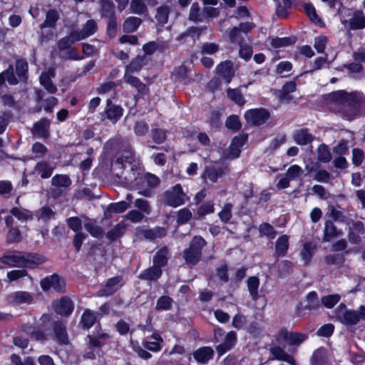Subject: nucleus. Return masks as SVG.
I'll use <instances>...</instances> for the list:
<instances>
[{"label": "nucleus", "mask_w": 365, "mask_h": 365, "mask_svg": "<svg viewBox=\"0 0 365 365\" xmlns=\"http://www.w3.org/2000/svg\"><path fill=\"white\" fill-rule=\"evenodd\" d=\"M137 184H139L138 193L145 197L151 195V188L157 187L160 184V179L153 174L147 173L140 177H135Z\"/></svg>", "instance_id": "obj_5"}, {"label": "nucleus", "mask_w": 365, "mask_h": 365, "mask_svg": "<svg viewBox=\"0 0 365 365\" xmlns=\"http://www.w3.org/2000/svg\"><path fill=\"white\" fill-rule=\"evenodd\" d=\"M247 284L252 299L257 300L258 298V288L259 286V279L256 277H250L247 279Z\"/></svg>", "instance_id": "obj_29"}, {"label": "nucleus", "mask_w": 365, "mask_h": 365, "mask_svg": "<svg viewBox=\"0 0 365 365\" xmlns=\"http://www.w3.org/2000/svg\"><path fill=\"white\" fill-rule=\"evenodd\" d=\"M318 160L323 163H328L331 159V155L327 145L322 144L318 148Z\"/></svg>", "instance_id": "obj_48"}, {"label": "nucleus", "mask_w": 365, "mask_h": 365, "mask_svg": "<svg viewBox=\"0 0 365 365\" xmlns=\"http://www.w3.org/2000/svg\"><path fill=\"white\" fill-rule=\"evenodd\" d=\"M106 115L108 119L116 122L123 115V108L118 106H110L106 110Z\"/></svg>", "instance_id": "obj_33"}, {"label": "nucleus", "mask_w": 365, "mask_h": 365, "mask_svg": "<svg viewBox=\"0 0 365 365\" xmlns=\"http://www.w3.org/2000/svg\"><path fill=\"white\" fill-rule=\"evenodd\" d=\"M304 9L308 16V17L310 19V20L316 24H318L320 22V19L318 16V15L316 13L315 9L313 7L311 4H305L304 6Z\"/></svg>", "instance_id": "obj_61"}, {"label": "nucleus", "mask_w": 365, "mask_h": 365, "mask_svg": "<svg viewBox=\"0 0 365 365\" xmlns=\"http://www.w3.org/2000/svg\"><path fill=\"white\" fill-rule=\"evenodd\" d=\"M129 207V205L125 201H120L116 203H111L109 205V210L115 213H122Z\"/></svg>", "instance_id": "obj_55"}, {"label": "nucleus", "mask_w": 365, "mask_h": 365, "mask_svg": "<svg viewBox=\"0 0 365 365\" xmlns=\"http://www.w3.org/2000/svg\"><path fill=\"white\" fill-rule=\"evenodd\" d=\"M294 140L297 144L306 145L311 143L313 138L311 134L308 133L306 130H299L294 135Z\"/></svg>", "instance_id": "obj_41"}, {"label": "nucleus", "mask_w": 365, "mask_h": 365, "mask_svg": "<svg viewBox=\"0 0 365 365\" xmlns=\"http://www.w3.org/2000/svg\"><path fill=\"white\" fill-rule=\"evenodd\" d=\"M55 312L61 315H68L73 309L72 302L66 297H62L60 300L53 302Z\"/></svg>", "instance_id": "obj_14"}, {"label": "nucleus", "mask_w": 365, "mask_h": 365, "mask_svg": "<svg viewBox=\"0 0 365 365\" xmlns=\"http://www.w3.org/2000/svg\"><path fill=\"white\" fill-rule=\"evenodd\" d=\"M55 76V69L48 68L43 72L39 77L40 84L51 94L56 93L57 91L56 86L53 83L52 78Z\"/></svg>", "instance_id": "obj_9"}, {"label": "nucleus", "mask_w": 365, "mask_h": 365, "mask_svg": "<svg viewBox=\"0 0 365 365\" xmlns=\"http://www.w3.org/2000/svg\"><path fill=\"white\" fill-rule=\"evenodd\" d=\"M97 30V24L94 20H88L84 24L82 29L79 31H74L76 35V40H82L96 33Z\"/></svg>", "instance_id": "obj_17"}, {"label": "nucleus", "mask_w": 365, "mask_h": 365, "mask_svg": "<svg viewBox=\"0 0 365 365\" xmlns=\"http://www.w3.org/2000/svg\"><path fill=\"white\" fill-rule=\"evenodd\" d=\"M213 354L214 351L211 347L203 346L193 353V357L198 363L205 364L212 358Z\"/></svg>", "instance_id": "obj_22"}, {"label": "nucleus", "mask_w": 365, "mask_h": 365, "mask_svg": "<svg viewBox=\"0 0 365 365\" xmlns=\"http://www.w3.org/2000/svg\"><path fill=\"white\" fill-rule=\"evenodd\" d=\"M349 27L352 30L362 29L365 27V16L362 11H356L349 21Z\"/></svg>", "instance_id": "obj_23"}, {"label": "nucleus", "mask_w": 365, "mask_h": 365, "mask_svg": "<svg viewBox=\"0 0 365 365\" xmlns=\"http://www.w3.org/2000/svg\"><path fill=\"white\" fill-rule=\"evenodd\" d=\"M101 4L103 15L105 16L112 17L114 12L112 3L108 0H101Z\"/></svg>", "instance_id": "obj_60"}, {"label": "nucleus", "mask_w": 365, "mask_h": 365, "mask_svg": "<svg viewBox=\"0 0 365 365\" xmlns=\"http://www.w3.org/2000/svg\"><path fill=\"white\" fill-rule=\"evenodd\" d=\"M58 18L59 16L56 11L51 9L47 11L46 14V19L40 26L41 31V41H47L53 37V29L56 26V24Z\"/></svg>", "instance_id": "obj_3"}, {"label": "nucleus", "mask_w": 365, "mask_h": 365, "mask_svg": "<svg viewBox=\"0 0 365 365\" xmlns=\"http://www.w3.org/2000/svg\"><path fill=\"white\" fill-rule=\"evenodd\" d=\"M23 267H25L34 268L46 261L45 257L37 254L23 253Z\"/></svg>", "instance_id": "obj_19"}, {"label": "nucleus", "mask_w": 365, "mask_h": 365, "mask_svg": "<svg viewBox=\"0 0 365 365\" xmlns=\"http://www.w3.org/2000/svg\"><path fill=\"white\" fill-rule=\"evenodd\" d=\"M314 252V246L311 242H306L301 252L302 259L307 264L311 259Z\"/></svg>", "instance_id": "obj_44"}, {"label": "nucleus", "mask_w": 365, "mask_h": 365, "mask_svg": "<svg viewBox=\"0 0 365 365\" xmlns=\"http://www.w3.org/2000/svg\"><path fill=\"white\" fill-rule=\"evenodd\" d=\"M295 42L294 38H272L270 41V43L272 47L275 48H279L282 47H286L289 45L293 44Z\"/></svg>", "instance_id": "obj_37"}, {"label": "nucleus", "mask_w": 365, "mask_h": 365, "mask_svg": "<svg viewBox=\"0 0 365 365\" xmlns=\"http://www.w3.org/2000/svg\"><path fill=\"white\" fill-rule=\"evenodd\" d=\"M40 285L43 291L53 289L56 292H63L66 288L65 281L56 274H53L43 278L41 281Z\"/></svg>", "instance_id": "obj_8"}, {"label": "nucleus", "mask_w": 365, "mask_h": 365, "mask_svg": "<svg viewBox=\"0 0 365 365\" xmlns=\"http://www.w3.org/2000/svg\"><path fill=\"white\" fill-rule=\"evenodd\" d=\"M330 97L336 104L341 106L339 111L341 113L343 118L351 120L358 115L357 104L362 99L361 93L339 91L332 93Z\"/></svg>", "instance_id": "obj_1"}, {"label": "nucleus", "mask_w": 365, "mask_h": 365, "mask_svg": "<svg viewBox=\"0 0 365 365\" xmlns=\"http://www.w3.org/2000/svg\"><path fill=\"white\" fill-rule=\"evenodd\" d=\"M144 58L142 56H138L134 60H133L129 65H128L125 68V71L127 72H137L140 70L144 63Z\"/></svg>", "instance_id": "obj_47"}, {"label": "nucleus", "mask_w": 365, "mask_h": 365, "mask_svg": "<svg viewBox=\"0 0 365 365\" xmlns=\"http://www.w3.org/2000/svg\"><path fill=\"white\" fill-rule=\"evenodd\" d=\"M52 185L56 187H68L71 181L67 175H56L51 180Z\"/></svg>", "instance_id": "obj_43"}, {"label": "nucleus", "mask_w": 365, "mask_h": 365, "mask_svg": "<svg viewBox=\"0 0 365 365\" xmlns=\"http://www.w3.org/2000/svg\"><path fill=\"white\" fill-rule=\"evenodd\" d=\"M303 170L299 165H293L290 166L286 173V176L290 180H295L303 174Z\"/></svg>", "instance_id": "obj_49"}, {"label": "nucleus", "mask_w": 365, "mask_h": 365, "mask_svg": "<svg viewBox=\"0 0 365 365\" xmlns=\"http://www.w3.org/2000/svg\"><path fill=\"white\" fill-rule=\"evenodd\" d=\"M214 211V202L212 201H208L199 207L197 214L200 217H203L206 215L213 213Z\"/></svg>", "instance_id": "obj_50"}, {"label": "nucleus", "mask_w": 365, "mask_h": 365, "mask_svg": "<svg viewBox=\"0 0 365 365\" xmlns=\"http://www.w3.org/2000/svg\"><path fill=\"white\" fill-rule=\"evenodd\" d=\"M341 235V232L338 230L336 226L330 221L325 223L324 240L329 242L331 239Z\"/></svg>", "instance_id": "obj_25"}, {"label": "nucleus", "mask_w": 365, "mask_h": 365, "mask_svg": "<svg viewBox=\"0 0 365 365\" xmlns=\"http://www.w3.org/2000/svg\"><path fill=\"white\" fill-rule=\"evenodd\" d=\"M223 173V170L221 168L209 167L207 168L205 171L204 178L208 179L212 182H215Z\"/></svg>", "instance_id": "obj_28"}, {"label": "nucleus", "mask_w": 365, "mask_h": 365, "mask_svg": "<svg viewBox=\"0 0 365 365\" xmlns=\"http://www.w3.org/2000/svg\"><path fill=\"white\" fill-rule=\"evenodd\" d=\"M161 274V269L158 266L153 265L152 267L144 270L140 274V277L143 279L154 280L159 278Z\"/></svg>", "instance_id": "obj_27"}, {"label": "nucleus", "mask_w": 365, "mask_h": 365, "mask_svg": "<svg viewBox=\"0 0 365 365\" xmlns=\"http://www.w3.org/2000/svg\"><path fill=\"white\" fill-rule=\"evenodd\" d=\"M6 300L10 304H31L34 298L32 294L28 292L16 291L9 294Z\"/></svg>", "instance_id": "obj_11"}, {"label": "nucleus", "mask_w": 365, "mask_h": 365, "mask_svg": "<svg viewBox=\"0 0 365 365\" xmlns=\"http://www.w3.org/2000/svg\"><path fill=\"white\" fill-rule=\"evenodd\" d=\"M5 81H7L10 85H16L19 81L14 73V68L11 65L9 68L0 73V86H2Z\"/></svg>", "instance_id": "obj_24"}, {"label": "nucleus", "mask_w": 365, "mask_h": 365, "mask_svg": "<svg viewBox=\"0 0 365 365\" xmlns=\"http://www.w3.org/2000/svg\"><path fill=\"white\" fill-rule=\"evenodd\" d=\"M236 341V332L233 331L228 332L225 336V341L216 347L218 354L222 355L227 351L230 350L235 345Z\"/></svg>", "instance_id": "obj_15"}, {"label": "nucleus", "mask_w": 365, "mask_h": 365, "mask_svg": "<svg viewBox=\"0 0 365 365\" xmlns=\"http://www.w3.org/2000/svg\"><path fill=\"white\" fill-rule=\"evenodd\" d=\"M130 9L134 14H142L146 11L147 6L143 0H132Z\"/></svg>", "instance_id": "obj_45"}, {"label": "nucleus", "mask_w": 365, "mask_h": 365, "mask_svg": "<svg viewBox=\"0 0 365 365\" xmlns=\"http://www.w3.org/2000/svg\"><path fill=\"white\" fill-rule=\"evenodd\" d=\"M289 247V237L287 235L279 237L275 245V252L277 256H284Z\"/></svg>", "instance_id": "obj_26"}, {"label": "nucleus", "mask_w": 365, "mask_h": 365, "mask_svg": "<svg viewBox=\"0 0 365 365\" xmlns=\"http://www.w3.org/2000/svg\"><path fill=\"white\" fill-rule=\"evenodd\" d=\"M28 71V63L24 60H17L16 63V73L19 79L24 80Z\"/></svg>", "instance_id": "obj_42"}, {"label": "nucleus", "mask_w": 365, "mask_h": 365, "mask_svg": "<svg viewBox=\"0 0 365 365\" xmlns=\"http://www.w3.org/2000/svg\"><path fill=\"white\" fill-rule=\"evenodd\" d=\"M247 137L245 135H238L233 138L227 154L228 158H236L240 156L241 150L240 148L245 143Z\"/></svg>", "instance_id": "obj_12"}, {"label": "nucleus", "mask_w": 365, "mask_h": 365, "mask_svg": "<svg viewBox=\"0 0 365 365\" xmlns=\"http://www.w3.org/2000/svg\"><path fill=\"white\" fill-rule=\"evenodd\" d=\"M229 39L231 43H237L238 44L242 43L243 36L239 28L234 27L230 31Z\"/></svg>", "instance_id": "obj_52"}, {"label": "nucleus", "mask_w": 365, "mask_h": 365, "mask_svg": "<svg viewBox=\"0 0 365 365\" xmlns=\"http://www.w3.org/2000/svg\"><path fill=\"white\" fill-rule=\"evenodd\" d=\"M96 320V314L88 309L86 310L81 317V322L83 327L87 329L91 327L93 325Z\"/></svg>", "instance_id": "obj_38"}, {"label": "nucleus", "mask_w": 365, "mask_h": 365, "mask_svg": "<svg viewBox=\"0 0 365 365\" xmlns=\"http://www.w3.org/2000/svg\"><path fill=\"white\" fill-rule=\"evenodd\" d=\"M217 73L222 76L226 83H230L234 76L235 69L231 61H224L216 67Z\"/></svg>", "instance_id": "obj_13"}, {"label": "nucleus", "mask_w": 365, "mask_h": 365, "mask_svg": "<svg viewBox=\"0 0 365 365\" xmlns=\"http://www.w3.org/2000/svg\"><path fill=\"white\" fill-rule=\"evenodd\" d=\"M341 299L338 294H329L321 298L322 304L327 309H331Z\"/></svg>", "instance_id": "obj_32"}, {"label": "nucleus", "mask_w": 365, "mask_h": 365, "mask_svg": "<svg viewBox=\"0 0 365 365\" xmlns=\"http://www.w3.org/2000/svg\"><path fill=\"white\" fill-rule=\"evenodd\" d=\"M130 72H125L124 75V81L130 84L131 86L140 89L141 87L144 86V85L140 82L139 78L131 76Z\"/></svg>", "instance_id": "obj_62"}, {"label": "nucleus", "mask_w": 365, "mask_h": 365, "mask_svg": "<svg viewBox=\"0 0 365 365\" xmlns=\"http://www.w3.org/2000/svg\"><path fill=\"white\" fill-rule=\"evenodd\" d=\"M144 217V214L138 210H133L128 212L125 218L131 221L132 222H139Z\"/></svg>", "instance_id": "obj_64"}, {"label": "nucleus", "mask_w": 365, "mask_h": 365, "mask_svg": "<svg viewBox=\"0 0 365 365\" xmlns=\"http://www.w3.org/2000/svg\"><path fill=\"white\" fill-rule=\"evenodd\" d=\"M192 215L190 210L183 208L178 212V222L184 224L187 222L192 217Z\"/></svg>", "instance_id": "obj_57"}, {"label": "nucleus", "mask_w": 365, "mask_h": 365, "mask_svg": "<svg viewBox=\"0 0 365 365\" xmlns=\"http://www.w3.org/2000/svg\"><path fill=\"white\" fill-rule=\"evenodd\" d=\"M23 252L9 251L0 258V262L9 267H23Z\"/></svg>", "instance_id": "obj_10"}, {"label": "nucleus", "mask_w": 365, "mask_h": 365, "mask_svg": "<svg viewBox=\"0 0 365 365\" xmlns=\"http://www.w3.org/2000/svg\"><path fill=\"white\" fill-rule=\"evenodd\" d=\"M76 35L75 32H72L69 36L62 38L58 42V47L60 50H64L69 48L75 41H78L79 40H76Z\"/></svg>", "instance_id": "obj_40"}, {"label": "nucleus", "mask_w": 365, "mask_h": 365, "mask_svg": "<svg viewBox=\"0 0 365 365\" xmlns=\"http://www.w3.org/2000/svg\"><path fill=\"white\" fill-rule=\"evenodd\" d=\"M337 317L344 324H356L360 320L365 319V307L361 306L358 311L346 310L342 314L339 312Z\"/></svg>", "instance_id": "obj_6"}, {"label": "nucleus", "mask_w": 365, "mask_h": 365, "mask_svg": "<svg viewBox=\"0 0 365 365\" xmlns=\"http://www.w3.org/2000/svg\"><path fill=\"white\" fill-rule=\"evenodd\" d=\"M227 96L230 99L233 101L236 104L242 106L245 103V100L238 89L229 88L227 91Z\"/></svg>", "instance_id": "obj_36"}, {"label": "nucleus", "mask_w": 365, "mask_h": 365, "mask_svg": "<svg viewBox=\"0 0 365 365\" xmlns=\"http://www.w3.org/2000/svg\"><path fill=\"white\" fill-rule=\"evenodd\" d=\"M168 251L167 248L160 250L153 258V264L159 268L164 266L167 262V255Z\"/></svg>", "instance_id": "obj_35"}, {"label": "nucleus", "mask_w": 365, "mask_h": 365, "mask_svg": "<svg viewBox=\"0 0 365 365\" xmlns=\"http://www.w3.org/2000/svg\"><path fill=\"white\" fill-rule=\"evenodd\" d=\"M55 334L59 341L63 344L68 343V336L65 327L61 323H56L53 327Z\"/></svg>", "instance_id": "obj_39"}, {"label": "nucleus", "mask_w": 365, "mask_h": 365, "mask_svg": "<svg viewBox=\"0 0 365 365\" xmlns=\"http://www.w3.org/2000/svg\"><path fill=\"white\" fill-rule=\"evenodd\" d=\"M205 241L201 237H195L190 247L185 250L184 258L189 264H196L201 256V250L205 246Z\"/></svg>", "instance_id": "obj_4"}, {"label": "nucleus", "mask_w": 365, "mask_h": 365, "mask_svg": "<svg viewBox=\"0 0 365 365\" xmlns=\"http://www.w3.org/2000/svg\"><path fill=\"white\" fill-rule=\"evenodd\" d=\"M141 24L138 17H129L123 23V29L126 32H134Z\"/></svg>", "instance_id": "obj_31"}, {"label": "nucleus", "mask_w": 365, "mask_h": 365, "mask_svg": "<svg viewBox=\"0 0 365 365\" xmlns=\"http://www.w3.org/2000/svg\"><path fill=\"white\" fill-rule=\"evenodd\" d=\"M11 212L14 217L20 220H27L32 218L31 212L23 208H13L11 210Z\"/></svg>", "instance_id": "obj_46"}, {"label": "nucleus", "mask_w": 365, "mask_h": 365, "mask_svg": "<svg viewBox=\"0 0 365 365\" xmlns=\"http://www.w3.org/2000/svg\"><path fill=\"white\" fill-rule=\"evenodd\" d=\"M173 300L167 296L160 297L157 302L156 309L158 310H168L171 308Z\"/></svg>", "instance_id": "obj_51"}, {"label": "nucleus", "mask_w": 365, "mask_h": 365, "mask_svg": "<svg viewBox=\"0 0 365 365\" xmlns=\"http://www.w3.org/2000/svg\"><path fill=\"white\" fill-rule=\"evenodd\" d=\"M6 276L10 282H13L28 276V272L26 269H14L8 272Z\"/></svg>", "instance_id": "obj_53"}, {"label": "nucleus", "mask_w": 365, "mask_h": 365, "mask_svg": "<svg viewBox=\"0 0 365 365\" xmlns=\"http://www.w3.org/2000/svg\"><path fill=\"white\" fill-rule=\"evenodd\" d=\"M84 227L86 230L94 237H100L103 235L101 227L92 220H89L88 222H86L84 224Z\"/></svg>", "instance_id": "obj_30"}, {"label": "nucleus", "mask_w": 365, "mask_h": 365, "mask_svg": "<svg viewBox=\"0 0 365 365\" xmlns=\"http://www.w3.org/2000/svg\"><path fill=\"white\" fill-rule=\"evenodd\" d=\"M54 167L48 162L42 160L38 163L34 170V173L39 175L42 178H48L53 173Z\"/></svg>", "instance_id": "obj_20"}, {"label": "nucleus", "mask_w": 365, "mask_h": 365, "mask_svg": "<svg viewBox=\"0 0 365 365\" xmlns=\"http://www.w3.org/2000/svg\"><path fill=\"white\" fill-rule=\"evenodd\" d=\"M269 117V113L263 108L250 109L245 113L247 122L253 125H259L265 123Z\"/></svg>", "instance_id": "obj_7"}, {"label": "nucleus", "mask_w": 365, "mask_h": 365, "mask_svg": "<svg viewBox=\"0 0 365 365\" xmlns=\"http://www.w3.org/2000/svg\"><path fill=\"white\" fill-rule=\"evenodd\" d=\"M188 200V197L180 184L171 187L163 194L164 203L173 207L184 205Z\"/></svg>", "instance_id": "obj_2"}, {"label": "nucleus", "mask_w": 365, "mask_h": 365, "mask_svg": "<svg viewBox=\"0 0 365 365\" xmlns=\"http://www.w3.org/2000/svg\"><path fill=\"white\" fill-rule=\"evenodd\" d=\"M151 137L153 140L157 144L163 143L166 139V133L162 129H153L152 130Z\"/></svg>", "instance_id": "obj_56"}, {"label": "nucleus", "mask_w": 365, "mask_h": 365, "mask_svg": "<svg viewBox=\"0 0 365 365\" xmlns=\"http://www.w3.org/2000/svg\"><path fill=\"white\" fill-rule=\"evenodd\" d=\"M305 339L306 336L302 334L290 332L287 344L289 345H299L302 343Z\"/></svg>", "instance_id": "obj_58"}, {"label": "nucleus", "mask_w": 365, "mask_h": 365, "mask_svg": "<svg viewBox=\"0 0 365 365\" xmlns=\"http://www.w3.org/2000/svg\"><path fill=\"white\" fill-rule=\"evenodd\" d=\"M259 232L262 235H266L267 237L270 239L274 238L276 235V232L274 230V228L267 223L262 224L259 226Z\"/></svg>", "instance_id": "obj_63"}, {"label": "nucleus", "mask_w": 365, "mask_h": 365, "mask_svg": "<svg viewBox=\"0 0 365 365\" xmlns=\"http://www.w3.org/2000/svg\"><path fill=\"white\" fill-rule=\"evenodd\" d=\"M232 205L231 203L225 204L220 212H218V216L220 220L224 223H228L232 217Z\"/></svg>", "instance_id": "obj_34"}, {"label": "nucleus", "mask_w": 365, "mask_h": 365, "mask_svg": "<svg viewBox=\"0 0 365 365\" xmlns=\"http://www.w3.org/2000/svg\"><path fill=\"white\" fill-rule=\"evenodd\" d=\"M270 352L272 355V359L283 361L291 365H295V361L293 357L279 346H274L270 349Z\"/></svg>", "instance_id": "obj_16"}, {"label": "nucleus", "mask_w": 365, "mask_h": 365, "mask_svg": "<svg viewBox=\"0 0 365 365\" xmlns=\"http://www.w3.org/2000/svg\"><path fill=\"white\" fill-rule=\"evenodd\" d=\"M50 122L46 118L36 123L32 128L33 134L38 138H46L49 135Z\"/></svg>", "instance_id": "obj_18"}, {"label": "nucleus", "mask_w": 365, "mask_h": 365, "mask_svg": "<svg viewBox=\"0 0 365 365\" xmlns=\"http://www.w3.org/2000/svg\"><path fill=\"white\" fill-rule=\"evenodd\" d=\"M121 277H115L108 280L103 289L99 291L98 295L101 297L110 295L116 292L120 287Z\"/></svg>", "instance_id": "obj_21"}, {"label": "nucleus", "mask_w": 365, "mask_h": 365, "mask_svg": "<svg viewBox=\"0 0 365 365\" xmlns=\"http://www.w3.org/2000/svg\"><path fill=\"white\" fill-rule=\"evenodd\" d=\"M168 13H169V9H168V7H167V6H160L158 9L155 17H156L158 21L159 22V24L163 25L165 23H167L168 18Z\"/></svg>", "instance_id": "obj_54"}, {"label": "nucleus", "mask_w": 365, "mask_h": 365, "mask_svg": "<svg viewBox=\"0 0 365 365\" xmlns=\"http://www.w3.org/2000/svg\"><path fill=\"white\" fill-rule=\"evenodd\" d=\"M55 212L48 207H42L38 212V218L44 221L48 220L54 217Z\"/></svg>", "instance_id": "obj_59"}]
</instances>
